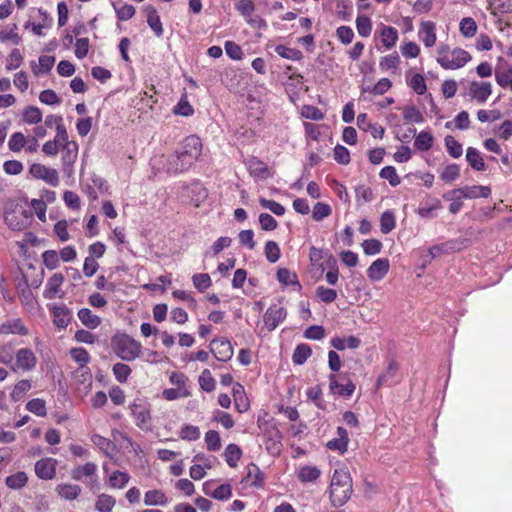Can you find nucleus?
I'll use <instances>...</instances> for the list:
<instances>
[{
  "instance_id": "nucleus-7",
  "label": "nucleus",
  "mask_w": 512,
  "mask_h": 512,
  "mask_svg": "<svg viewBox=\"0 0 512 512\" xmlns=\"http://www.w3.org/2000/svg\"><path fill=\"white\" fill-rule=\"evenodd\" d=\"M265 446L270 454H279L282 448V433L275 425H266L263 429Z\"/></svg>"
},
{
  "instance_id": "nucleus-9",
  "label": "nucleus",
  "mask_w": 512,
  "mask_h": 512,
  "mask_svg": "<svg viewBox=\"0 0 512 512\" xmlns=\"http://www.w3.org/2000/svg\"><path fill=\"white\" fill-rule=\"evenodd\" d=\"M69 353L71 358L79 364V368L76 372L81 373V376L84 377V381L87 379L90 380L92 375L90 368L87 365L91 361V357L88 351L83 347H75L72 348Z\"/></svg>"
},
{
  "instance_id": "nucleus-13",
  "label": "nucleus",
  "mask_w": 512,
  "mask_h": 512,
  "mask_svg": "<svg viewBox=\"0 0 512 512\" xmlns=\"http://www.w3.org/2000/svg\"><path fill=\"white\" fill-rule=\"evenodd\" d=\"M57 464L54 458H42L35 463V474L42 480H51L56 475Z\"/></svg>"
},
{
  "instance_id": "nucleus-41",
  "label": "nucleus",
  "mask_w": 512,
  "mask_h": 512,
  "mask_svg": "<svg viewBox=\"0 0 512 512\" xmlns=\"http://www.w3.org/2000/svg\"><path fill=\"white\" fill-rule=\"evenodd\" d=\"M276 276H277V280L280 283H282L286 286L294 285V286H297L298 290L301 289V285L297 279L296 274L292 273L289 269H287V268L278 269Z\"/></svg>"
},
{
  "instance_id": "nucleus-2",
  "label": "nucleus",
  "mask_w": 512,
  "mask_h": 512,
  "mask_svg": "<svg viewBox=\"0 0 512 512\" xmlns=\"http://www.w3.org/2000/svg\"><path fill=\"white\" fill-rule=\"evenodd\" d=\"M352 493V478L346 468L335 469L330 484V499L334 507L343 506Z\"/></svg>"
},
{
  "instance_id": "nucleus-49",
  "label": "nucleus",
  "mask_w": 512,
  "mask_h": 512,
  "mask_svg": "<svg viewBox=\"0 0 512 512\" xmlns=\"http://www.w3.org/2000/svg\"><path fill=\"white\" fill-rule=\"evenodd\" d=\"M26 409L39 417H45L47 414L46 402L40 398H34L28 401Z\"/></svg>"
},
{
  "instance_id": "nucleus-8",
  "label": "nucleus",
  "mask_w": 512,
  "mask_h": 512,
  "mask_svg": "<svg viewBox=\"0 0 512 512\" xmlns=\"http://www.w3.org/2000/svg\"><path fill=\"white\" fill-rule=\"evenodd\" d=\"M468 246V240L466 239H456L449 240L441 244H436L431 246L428 249V254L430 259H434L441 254L450 253L453 251H460Z\"/></svg>"
},
{
  "instance_id": "nucleus-54",
  "label": "nucleus",
  "mask_w": 512,
  "mask_h": 512,
  "mask_svg": "<svg viewBox=\"0 0 512 512\" xmlns=\"http://www.w3.org/2000/svg\"><path fill=\"white\" fill-rule=\"evenodd\" d=\"M190 394V391L185 386L165 389L162 392L163 398L168 401H173L179 398H185L190 396Z\"/></svg>"
},
{
  "instance_id": "nucleus-1",
  "label": "nucleus",
  "mask_w": 512,
  "mask_h": 512,
  "mask_svg": "<svg viewBox=\"0 0 512 512\" xmlns=\"http://www.w3.org/2000/svg\"><path fill=\"white\" fill-rule=\"evenodd\" d=\"M202 142L196 135L187 136L178 150L171 154L167 160V170L178 174L187 171L202 154Z\"/></svg>"
},
{
  "instance_id": "nucleus-20",
  "label": "nucleus",
  "mask_w": 512,
  "mask_h": 512,
  "mask_svg": "<svg viewBox=\"0 0 512 512\" xmlns=\"http://www.w3.org/2000/svg\"><path fill=\"white\" fill-rule=\"evenodd\" d=\"M389 267L390 264L387 258H379L369 266L367 276L372 281H380L388 273Z\"/></svg>"
},
{
  "instance_id": "nucleus-63",
  "label": "nucleus",
  "mask_w": 512,
  "mask_h": 512,
  "mask_svg": "<svg viewBox=\"0 0 512 512\" xmlns=\"http://www.w3.org/2000/svg\"><path fill=\"white\" fill-rule=\"evenodd\" d=\"M26 145V137L22 132H15L10 136L8 147L12 152H20Z\"/></svg>"
},
{
  "instance_id": "nucleus-45",
  "label": "nucleus",
  "mask_w": 512,
  "mask_h": 512,
  "mask_svg": "<svg viewBox=\"0 0 512 512\" xmlns=\"http://www.w3.org/2000/svg\"><path fill=\"white\" fill-rule=\"evenodd\" d=\"M115 503L116 500L113 496L103 493L97 497L95 509L98 512H111Z\"/></svg>"
},
{
  "instance_id": "nucleus-40",
  "label": "nucleus",
  "mask_w": 512,
  "mask_h": 512,
  "mask_svg": "<svg viewBox=\"0 0 512 512\" xmlns=\"http://www.w3.org/2000/svg\"><path fill=\"white\" fill-rule=\"evenodd\" d=\"M434 142V137L429 131H421L415 138L414 147L419 151H428Z\"/></svg>"
},
{
  "instance_id": "nucleus-4",
  "label": "nucleus",
  "mask_w": 512,
  "mask_h": 512,
  "mask_svg": "<svg viewBox=\"0 0 512 512\" xmlns=\"http://www.w3.org/2000/svg\"><path fill=\"white\" fill-rule=\"evenodd\" d=\"M471 60V55L464 49L455 48L449 56L437 58V62L444 69L455 70L462 68Z\"/></svg>"
},
{
  "instance_id": "nucleus-57",
  "label": "nucleus",
  "mask_w": 512,
  "mask_h": 512,
  "mask_svg": "<svg viewBox=\"0 0 512 512\" xmlns=\"http://www.w3.org/2000/svg\"><path fill=\"white\" fill-rule=\"evenodd\" d=\"M194 287L199 292H204L212 285V280L207 273H197L192 276Z\"/></svg>"
},
{
  "instance_id": "nucleus-29",
  "label": "nucleus",
  "mask_w": 512,
  "mask_h": 512,
  "mask_svg": "<svg viewBox=\"0 0 512 512\" xmlns=\"http://www.w3.org/2000/svg\"><path fill=\"white\" fill-rule=\"evenodd\" d=\"M380 38L383 46L386 49L393 48L398 41V31L392 26L381 25Z\"/></svg>"
},
{
  "instance_id": "nucleus-22",
  "label": "nucleus",
  "mask_w": 512,
  "mask_h": 512,
  "mask_svg": "<svg viewBox=\"0 0 512 512\" xmlns=\"http://www.w3.org/2000/svg\"><path fill=\"white\" fill-rule=\"evenodd\" d=\"M5 224L14 231H22L28 226V216L26 211L10 212L4 217Z\"/></svg>"
},
{
  "instance_id": "nucleus-25",
  "label": "nucleus",
  "mask_w": 512,
  "mask_h": 512,
  "mask_svg": "<svg viewBox=\"0 0 512 512\" xmlns=\"http://www.w3.org/2000/svg\"><path fill=\"white\" fill-rule=\"evenodd\" d=\"M329 388L333 394H338L340 396L348 398L353 394L355 390V385L350 380H348L346 384H340L337 381L336 375L331 374L329 375Z\"/></svg>"
},
{
  "instance_id": "nucleus-39",
  "label": "nucleus",
  "mask_w": 512,
  "mask_h": 512,
  "mask_svg": "<svg viewBox=\"0 0 512 512\" xmlns=\"http://www.w3.org/2000/svg\"><path fill=\"white\" fill-rule=\"evenodd\" d=\"M28 482V476L25 472L19 471L15 474H12L5 479V484L13 490H19L26 486Z\"/></svg>"
},
{
  "instance_id": "nucleus-61",
  "label": "nucleus",
  "mask_w": 512,
  "mask_h": 512,
  "mask_svg": "<svg viewBox=\"0 0 512 512\" xmlns=\"http://www.w3.org/2000/svg\"><path fill=\"white\" fill-rule=\"evenodd\" d=\"M332 213L331 207L323 202H317L312 210V218L313 220L319 222L324 218L330 216Z\"/></svg>"
},
{
  "instance_id": "nucleus-46",
  "label": "nucleus",
  "mask_w": 512,
  "mask_h": 512,
  "mask_svg": "<svg viewBox=\"0 0 512 512\" xmlns=\"http://www.w3.org/2000/svg\"><path fill=\"white\" fill-rule=\"evenodd\" d=\"M396 226L395 215L393 211L386 210L380 218V230L383 234L390 233Z\"/></svg>"
},
{
  "instance_id": "nucleus-19",
  "label": "nucleus",
  "mask_w": 512,
  "mask_h": 512,
  "mask_svg": "<svg viewBox=\"0 0 512 512\" xmlns=\"http://www.w3.org/2000/svg\"><path fill=\"white\" fill-rule=\"evenodd\" d=\"M53 323L59 329H65L72 320L71 310L64 304L56 305L51 309Z\"/></svg>"
},
{
  "instance_id": "nucleus-62",
  "label": "nucleus",
  "mask_w": 512,
  "mask_h": 512,
  "mask_svg": "<svg viewBox=\"0 0 512 512\" xmlns=\"http://www.w3.org/2000/svg\"><path fill=\"white\" fill-rule=\"evenodd\" d=\"M265 257L270 263H275L279 260L281 252L279 245L272 240L266 242L265 245Z\"/></svg>"
},
{
  "instance_id": "nucleus-11",
  "label": "nucleus",
  "mask_w": 512,
  "mask_h": 512,
  "mask_svg": "<svg viewBox=\"0 0 512 512\" xmlns=\"http://www.w3.org/2000/svg\"><path fill=\"white\" fill-rule=\"evenodd\" d=\"M210 352L214 357L222 362L230 360L233 356V347L230 341L226 338L213 339L210 342Z\"/></svg>"
},
{
  "instance_id": "nucleus-14",
  "label": "nucleus",
  "mask_w": 512,
  "mask_h": 512,
  "mask_svg": "<svg viewBox=\"0 0 512 512\" xmlns=\"http://www.w3.org/2000/svg\"><path fill=\"white\" fill-rule=\"evenodd\" d=\"M78 155V144L75 141L62 145V165L64 173L71 175Z\"/></svg>"
},
{
  "instance_id": "nucleus-35",
  "label": "nucleus",
  "mask_w": 512,
  "mask_h": 512,
  "mask_svg": "<svg viewBox=\"0 0 512 512\" xmlns=\"http://www.w3.org/2000/svg\"><path fill=\"white\" fill-rule=\"evenodd\" d=\"M56 491L61 498L71 501L79 496L81 488L76 484H59Z\"/></svg>"
},
{
  "instance_id": "nucleus-24",
  "label": "nucleus",
  "mask_w": 512,
  "mask_h": 512,
  "mask_svg": "<svg viewBox=\"0 0 512 512\" xmlns=\"http://www.w3.org/2000/svg\"><path fill=\"white\" fill-rule=\"evenodd\" d=\"M497 84L503 89H509L512 92V66L497 65L494 71Z\"/></svg>"
},
{
  "instance_id": "nucleus-42",
  "label": "nucleus",
  "mask_w": 512,
  "mask_h": 512,
  "mask_svg": "<svg viewBox=\"0 0 512 512\" xmlns=\"http://www.w3.org/2000/svg\"><path fill=\"white\" fill-rule=\"evenodd\" d=\"M54 64V56L42 55L39 57V66H37L35 62H32V71L35 75H38L39 73H48L53 68Z\"/></svg>"
},
{
  "instance_id": "nucleus-23",
  "label": "nucleus",
  "mask_w": 512,
  "mask_h": 512,
  "mask_svg": "<svg viewBox=\"0 0 512 512\" xmlns=\"http://www.w3.org/2000/svg\"><path fill=\"white\" fill-rule=\"evenodd\" d=\"M214 485L213 481H207L203 485L204 493L217 500H228L232 496V488L230 484H222L214 488L213 491H209V488Z\"/></svg>"
},
{
  "instance_id": "nucleus-59",
  "label": "nucleus",
  "mask_w": 512,
  "mask_h": 512,
  "mask_svg": "<svg viewBox=\"0 0 512 512\" xmlns=\"http://www.w3.org/2000/svg\"><path fill=\"white\" fill-rule=\"evenodd\" d=\"M380 178L385 179L393 187L398 186L401 183L400 177L398 176L395 167L385 166L379 173Z\"/></svg>"
},
{
  "instance_id": "nucleus-43",
  "label": "nucleus",
  "mask_w": 512,
  "mask_h": 512,
  "mask_svg": "<svg viewBox=\"0 0 512 512\" xmlns=\"http://www.w3.org/2000/svg\"><path fill=\"white\" fill-rule=\"evenodd\" d=\"M274 51L282 58L293 60V61H300L303 58V54L300 50L295 48H290L285 45H277L274 49Z\"/></svg>"
},
{
  "instance_id": "nucleus-53",
  "label": "nucleus",
  "mask_w": 512,
  "mask_h": 512,
  "mask_svg": "<svg viewBox=\"0 0 512 512\" xmlns=\"http://www.w3.org/2000/svg\"><path fill=\"white\" fill-rule=\"evenodd\" d=\"M391 86L392 83L388 78H381L374 86L363 87L362 92H369L373 95H383L391 88Z\"/></svg>"
},
{
  "instance_id": "nucleus-47",
  "label": "nucleus",
  "mask_w": 512,
  "mask_h": 512,
  "mask_svg": "<svg viewBox=\"0 0 512 512\" xmlns=\"http://www.w3.org/2000/svg\"><path fill=\"white\" fill-rule=\"evenodd\" d=\"M112 372H113L115 379L119 383H125L128 380V378L132 372V369L130 368L129 365L118 362L113 365Z\"/></svg>"
},
{
  "instance_id": "nucleus-21",
  "label": "nucleus",
  "mask_w": 512,
  "mask_h": 512,
  "mask_svg": "<svg viewBox=\"0 0 512 512\" xmlns=\"http://www.w3.org/2000/svg\"><path fill=\"white\" fill-rule=\"evenodd\" d=\"M250 175L257 179H266L269 177L267 165L257 157H250L244 161Z\"/></svg>"
},
{
  "instance_id": "nucleus-58",
  "label": "nucleus",
  "mask_w": 512,
  "mask_h": 512,
  "mask_svg": "<svg viewBox=\"0 0 512 512\" xmlns=\"http://www.w3.org/2000/svg\"><path fill=\"white\" fill-rule=\"evenodd\" d=\"M400 62L397 52H393L381 58L379 67L382 71L395 70Z\"/></svg>"
},
{
  "instance_id": "nucleus-51",
  "label": "nucleus",
  "mask_w": 512,
  "mask_h": 512,
  "mask_svg": "<svg viewBox=\"0 0 512 512\" xmlns=\"http://www.w3.org/2000/svg\"><path fill=\"white\" fill-rule=\"evenodd\" d=\"M130 480V476L126 472L114 471L109 477V483L112 488L122 489Z\"/></svg>"
},
{
  "instance_id": "nucleus-26",
  "label": "nucleus",
  "mask_w": 512,
  "mask_h": 512,
  "mask_svg": "<svg viewBox=\"0 0 512 512\" xmlns=\"http://www.w3.org/2000/svg\"><path fill=\"white\" fill-rule=\"evenodd\" d=\"M435 23L432 21H424L421 23L419 30V38L426 47H432L436 43Z\"/></svg>"
},
{
  "instance_id": "nucleus-10",
  "label": "nucleus",
  "mask_w": 512,
  "mask_h": 512,
  "mask_svg": "<svg viewBox=\"0 0 512 512\" xmlns=\"http://www.w3.org/2000/svg\"><path fill=\"white\" fill-rule=\"evenodd\" d=\"M29 172L34 178L41 179L53 187L59 184L58 172L53 168L34 163L30 166Z\"/></svg>"
},
{
  "instance_id": "nucleus-38",
  "label": "nucleus",
  "mask_w": 512,
  "mask_h": 512,
  "mask_svg": "<svg viewBox=\"0 0 512 512\" xmlns=\"http://www.w3.org/2000/svg\"><path fill=\"white\" fill-rule=\"evenodd\" d=\"M312 349L308 344L302 343L296 346L293 355L292 361L296 365L304 364L307 359L311 356Z\"/></svg>"
},
{
  "instance_id": "nucleus-37",
  "label": "nucleus",
  "mask_w": 512,
  "mask_h": 512,
  "mask_svg": "<svg viewBox=\"0 0 512 512\" xmlns=\"http://www.w3.org/2000/svg\"><path fill=\"white\" fill-rule=\"evenodd\" d=\"M91 441L107 456H112L113 452L116 449L115 444L111 440L99 434L92 435Z\"/></svg>"
},
{
  "instance_id": "nucleus-52",
  "label": "nucleus",
  "mask_w": 512,
  "mask_h": 512,
  "mask_svg": "<svg viewBox=\"0 0 512 512\" xmlns=\"http://www.w3.org/2000/svg\"><path fill=\"white\" fill-rule=\"evenodd\" d=\"M453 190L444 193L443 198L445 200L451 201V204L449 206V211L452 214H457L463 207V201L464 198L460 193L452 194Z\"/></svg>"
},
{
  "instance_id": "nucleus-60",
  "label": "nucleus",
  "mask_w": 512,
  "mask_h": 512,
  "mask_svg": "<svg viewBox=\"0 0 512 512\" xmlns=\"http://www.w3.org/2000/svg\"><path fill=\"white\" fill-rule=\"evenodd\" d=\"M23 120L27 124H37L42 120V112L38 107L28 106L23 112Z\"/></svg>"
},
{
  "instance_id": "nucleus-31",
  "label": "nucleus",
  "mask_w": 512,
  "mask_h": 512,
  "mask_svg": "<svg viewBox=\"0 0 512 512\" xmlns=\"http://www.w3.org/2000/svg\"><path fill=\"white\" fill-rule=\"evenodd\" d=\"M233 397L235 402V407L240 413H244L249 409V402L247 397L245 396L244 387L240 383H235L233 385Z\"/></svg>"
},
{
  "instance_id": "nucleus-48",
  "label": "nucleus",
  "mask_w": 512,
  "mask_h": 512,
  "mask_svg": "<svg viewBox=\"0 0 512 512\" xmlns=\"http://www.w3.org/2000/svg\"><path fill=\"white\" fill-rule=\"evenodd\" d=\"M445 147L449 155L453 158H459L463 154L462 144L459 143L453 136L447 135L444 139Z\"/></svg>"
},
{
  "instance_id": "nucleus-44",
  "label": "nucleus",
  "mask_w": 512,
  "mask_h": 512,
  "mask_svg": "<svg viewBox=\"0 0 512 512\" xmlns=\"http://www.w3.org/2000/svg\"><path fill=\"white\" fill-rule=\"evenodd\" d=\"M241 455L242 451L236 444H229L224 453L225 461L230 467H236Z\"/></svg>"
},
{
  "instance_id": "nucleus-15",
  "label": "nucleus",
  "mask_w": 512,
  "mask_h": 512,
  "mask_svg": "<svg viewBox=\"0 0 512 512\" xmlns=\"http://www.w3.org/2000/svg\"><path fill=\"white\" fill-rule=\"evenodd\" d=\"M16 365L23 371H31L36 367L37 358L30 348H21L15 354Z\"/></svg>"
},
{
  "instance_id": "nucleus-56",
  "label": "nucleus",
  "mask_w": 512,
  "mask_h": 512,
  "mask_svg": "<svg viewBox=\"0 0 512 512\" xmlns=\"http://www.w3.org/2000/svg\"><path fill=\"white\" fill-rule=\"evenodd\" d=\"M356 28L358 34L362 37L370 36L372 32V22L369 17L365 15H359L356 18Z\"/></svg>"
},
{
  "instance_id": "nucleus-27",
  "label": "nucleus",
  "mask_w": 512,
  "mask_h": 512,
  "mask_svg": "<svg viewBox=\"0 0 512 512\" xmlns=\"http://www.w3.org/2000/svg\"><path fill=\"white\" fill-rule=\"evenodd\" d=\"M64 282V276L61 273L53 274L46 282L44 297L54 299L60 293V287Z\"/></svg>"
},
{
  "instance_id": "nucleus-18",
  "label": "nucleus",
  "mask_w": 512,
  "mask_h": 512,
  "mask_svg": "<svg viewBox=\"0 0 512 512\" xmlns=\"http://www.w3.org/2000/svg\"><path fill=\"white\" fill-rule=\"evenodd\" d=\"M460 193L466 199L487 198L491 194L488 186L473 185L453 189L452 194Z\"/></svg>"
},
{
  "instance_id": "nucleus-5",
  "label": "nucleus",
  "mask_w": 512,
  "mask_h": 512,
  "mask_svg": "<svg viewBox=\"0 0 512 512\" xmlns=\"http://www.w3.org/2000/svg\"><path fill=\"white\" fill-rule=\"evenodd\" d=\"M129 408L136 426L145 431L151 430L152 418L149 407L144 403L133 402Z\"/></svg>"
},
{
  "instance_id": "nucleus-50",
  "label": "nucleus",
  "mask_w": 512,
  "mask_h": 512,
  "mask_svg": "<svg viewBox=\"0 0 512 512\" xmlns=\"http://www.w3.org/2000/svg\"><path fill=\"white\" fill-rule=\"evenodd\" d=\"M321 475L320 470L315 466H303L300 468L298 478L301 482H312Z\"/></svg>"
},
{
  "instance_id": "nucleus-16",
  "label": "nucleus",
  "mask_w": 512,
  "mask_h": 512,
  "mask_svg": "<svg viewBox=\"0 0 512 512\" xmlns=\"http://www.w3.org/2000/svg\"><path fill=\"white\" fill-rule=\"evenodd\" d=\"M0 334L26 336L29 334V330L21 318H12L7 319L0 325Z\"/></svg>"
},
{
  "instance_id": "nucleus-3",
  "label": "nucleus",
  "mask_w": 512,
  "mask_h": 512,
  "mask_svg": "<svg viewBox=\"0 0 512 512\" xmlns=\"http://www.w3.org/2000/svg\"><path fill=\"white\" fill-rule=\"evenodd\" d=\"M114 354L123 361H133L141 354V343L125 333H117L111 338Z\"/></svg>"
},
{
  "instance_id": "nucleus-28",
  "label": "nucleus",
  "mask_w": 512,
  "mask_h": 512,
  "mask_svg": "<svg viewBox=\"0 0 512 512\" xmlns=\"http://www.w3.org/2000/svg\"><path fill=\"white\" fill-rule=\"evenodd\" d=\"M72 479L81 481L84 477L90 478L97 477V465L93 462H87L84 465L74 467L71 471Z\"/></svg>"
},
{
  "instance_id": "nucleus-17",
  "label": "nucleus",
  "mask_w": 512,
  "mask_h": 512,
  "mask_svg": "<svg viewBox=\"0 0 512 512\" xmlns=\"http://www.w3.org/2000/svg\"><path fill=\"white\" fill-rule=\"evenodd\" d=\"M143 12L146 15L147 24L154 32L155 36L158 38L162 37L164 29L156 8L152 5H145Z\"/></svg>"
},
{
  "instance_id": "nucleus-30",
  "label": "nucleus",
  "mask_w": 512,
  "mask_h": 512,
  "mask_svg": "<svg viewBox=\"0 0 512 512\" xmlns=\"http://www.w3.org/2000/svg\"><path fill=\"white\" fill-rule=\"evenodd\" d=\"M398 371V365L395 361L389 362L385 372L379 375L377 379V386H392L396 383V374Z\"/></svg>"
},
{
  "instance_id": "nucleus-6",
  "label": "nucleus",
  "mask_w": 512,
  "mask_h": 512,
  "mask_svg": "<svg viewBox=\"0 0 512 512\" xmlns=\"http://www.w3.org/2000/svg\"><path fill=\"white\" fill-rule=\"evenodd\" d=\"M287 311L281 303L272 304L266 310L263 321L269 331H273L282 321L285 320Z\"/></svg>"
},
{
  "instance_id": "nucleus-32",
  "label": "nucleus",
  "mask_w": 512,
  "mask_h": 512,
  "mask_svg": "<svg viewBox=\"0 0 512 512\" xmlns=\"http://www.w3.org/2000/svg\"><path fill=\"white\" fill-rule=\"evenodd\" d=\"M330 344L334 349L342 351L346 348L357 349L361 345V340L353 335L347 338L334 337Z\"/></svg>"
},
{
  "instance_id": "nucleus-34",
  "label": "nucleus",
  "mask_w": 512,
  "mask_h": 512,
  "mask_svg": "<svg viewBox=\"0 0 512 512\" xmlns=\"http://www.w3.org/2000/svg\"><path fill=\"white\" fill-rule=\"evenodd\" d=\"M466 160L474 170H485V163L478 149L474 147H468L466 150Z\"/></svg>"
},
{
  "instance_id": "nucleus-12",
  "label": "nucleus",
  "mask_w": 512,
  "mask_h": 512,
  "mask_svg": "<svg viewBox=\"0 0 512 512\" xmlns=\"http://www.w3.org/2000/svg\"><path fill=\"white\" fill-rule=\"evenodd\" d=\"M469 96L477 103H485L492 94V85L490 82L472 81L468 90Z\"/></svg>"
},
{
  "instance_id": "nucleus-64",
  "label": "nucleus",
  "mask_w": 512,
  "mask_h": 512,
  "mask_svg": "<svg viewBox=\"0 0 512 512\" xmlns=\"http://www.w3.org/2000/svg\"><path fill=\"white\" fill-rule=\"evenodd\" d=\"M205 443L209 451H218L221 448V439L219 433L215 430H209L206 432Z\"/></svg>"
},
{
  "instance_id": "nucleus-55",
  "label": "nucleus",
  "mask_w": 512,
  "mask_h": 512,
  "mask_svg": "<svg viewBox=\"0 0 512 512\" xmlns=\"http://www.w3.org/2000/svg\"><path fill=\"white\" fill-rule=\"evenodd\" d=\"M459 29L464 37H473L477 32V24L471 17H465L460 21Z\"/></svg>"
},
{
  "instance_id": "nucleus-36",
  "label": "nucleus",
  "mask_w": 512,
  "mask_h": 512,
  "mask_svg": "<svg viewBox=\"0 0 512 512\" xmlns=\"http://www.w3.org/2000/svg\"><path fill=\"white\" fill-rule=\"evenodd\" d=\"M144 503L148 506H164L168 504V498L161 490H148L144 495Z\"/></svg>"
},
{
  "instance_id": "nucleus-33",
  "label": "nucleus",
  "mask_w": 512,
  "mask_h": 512,
  "mask_svg": "<svg viewBox=\"0 0 512 512\" xmlns=\"http://www.w3.org/2000/svg\"><path fill=\"white\" fill-rule=\"evenodd\" d=\"M77 316L81 323L88 329H96L101 324V318L94 314L89 308H81Z\"/></svg>"
}]
</instances>
